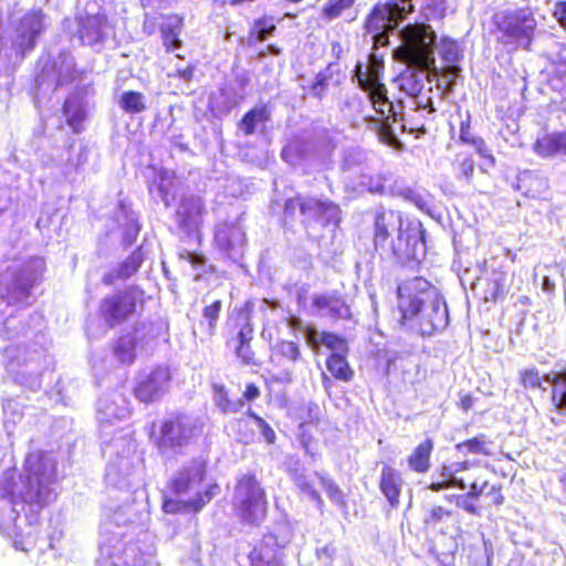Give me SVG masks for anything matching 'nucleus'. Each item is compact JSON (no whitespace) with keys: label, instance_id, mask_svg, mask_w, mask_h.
<instances>
[{"label":"nucleus","instance_id":"obj_1","mask_svg":"<svg viewBox=\"0 0 566 566\" xmlns=\"http://www.w3.org/2000/svg\"><path fill=\"white\" fill-rule=\"evenodd\" d=\"M59 475L55 458L36 450L27 454L23 472L7 479L0 489V530L9 532L15 526L20 509H42L56 499Z\"/></svg>","mask_w":566,"mask_h":566},{"label":"nucleus","instance_id":"obj_2","mask_svg":"<svg viewBox=\"0 0 566 566\" xmlns=\"http://www.w3.org/2000/svg\"><path fill=\"white\" fill-rule=\"evenodd\" d=\"M399 324L413 326L421 336L442 332L449 324L448 306L434 286L424 277L416 276L397 287Z\"/></svg>","mask_w":566,"mask_h":566},{"label":"nucleus","instance_id":"obj_3","mask_svg":"<svg viewBox=\"0 0 566 566\" xmlns=\"http://www.w3.org/2000/svg\"><path fill=\"white\" fill-rule=\"evenodd\" d=\"M373 252L382 259L417 261L426 254V231L420 221L401 227L400 216L394 210L380 208L374 213Z\"/></svg>","mask_w":566,"mask_h":566},{"label":"nucleus","instance_id":"obj_4","mask_svg":"<svg viewBox=\"0 0 566 566\" xmlns=\"http://www.w3.org/2000/svg\"><path fill=\"white\" fill-rule=\"evenodd\" d=\"M233 511L243 524L250 526H260L266 518L268 496L255 472L249 471L237 478Z\"/></svg>","mask_w":566,"mask_h":566},{"label":"nucleus","instance_id":"obj_5","mask_svg":"<svg viewBox=\"0 0 566 566\" xmlns=\"http://www.w3.org/2000/svg\"><path fill=\"white\" fill-rule=\"evenodd\" d=\"M402 43L395 52V57L420 71H430L434 66L433 48L436 33L426 24H407L401 30Z\"/></svg>","mask_w":566,"mask_h":566},{"label":"nucleus","instance_id":"obj_6","mask_svg":"<svg viewBox=\"0 0 566 566\" xmlns=\"http://www.w3.org/2000/svg\"><path fill=\"white\" fill-rule=\"evenodd\" d=\"M198 428L184 412H171L164 418L156 431L153 422L149 429V437L159 451L181 450L189 446L198 436Z\"/></svg>","mask_w":566,"mask_h":566},{"label":"nucleus","instance_id":"obj_7","mask_svg":"<svg viewBox=\"0 0 566 566\" xmlns=\"http://www.w3.org/2000/svg\"><path fill=\"white\" fill-rule=\"evenodd\" d=\"M144 303V291L136 285H130L113 295L103 297L98 315L108 327H115L143 308Z\"/></svg>","mask_w":566,"mask_h":566},{"label":"nucleus","instance_id":"obj_8","mask_svg":"<svg viewBox=\"0 0 566 566\" xmlns=\"http://www.w3.org/2000/svg\"><path fill=\"white\" fill-rule=\"evenodd\" d=\"M228 335L226 345L233 352L238 360L244 366H258L255 353L252 348L254 326L250 313L240 310L228 321Z\"/></svg>","mask_w":566,"mask_h":566},{"label":"nucleus","instance_id":"obj_9","mask_svg":"<svg viewBox=\"0 0 566 566\" xmlns=\"http://www.w3.org/2000/svg\"><path fill=\"white\" fill-rule=\"evenodd\" d=\"M495 28L499 32L497 43L513 45L514 49L521 45L528 51L534 39L536 21L532 14L523 11L507 12L495 22Z\"/></svg>","mask_w":566,"mask_h":566},{"label":"nucleus","instance_id":"obj_10","mask_svg":"<svg viewBox=\"0 0 566 566\" xmlns=\"http://www.w3.org/2000/svg\"><path fill=\"white\" fill-rule=\"evenodd\" d=\"M283 210L290 217H293L296 210H298L302 216L314 220L324 228L332 223L338 224L340 220V208L337 203L315 197L296 195L287 198L284 201Z\"/></svg>","mask_w":566,"mask_h":566},{"label":"nucleus","instance_id":"obj_11","mask_svg":"<svg viewBox=\"0 0 566 566\" xmlns=\"http://www.w3.org/2000/svg\"><path fill=\"white\" fill-rule=\"evenodd\" d=\"M101 554L107 566H148L153 556L138 541L124 542L117 536L102 544Z\"/></svg>","mask_w":566,"mask_h":566},{"label":"nucleus","instance_id":"obj_12","mask_svg":"<svg viewBox=\"0 0 566 566\" xmlns=\"http://www.w3.org/2000/svg\"><path fill=\"white\" fill-rule=\"evenodd\" d=\"M171 374L167 367L156 366L137 379L133 392L135 398L145 405L160 400L169 390Z\"/></svg>","mask_w":566,"mask_h":566},{"label":"nucleus","instance_id":"obj_13","mask_svg":"<svg viewBox=\"0 0 566 566\" xmlns=\"http://www.w3.org/2000/svg\"><path fill=\"white\" fill-rule=\"evenodd\" d=\"M44 269V262L40 258L30 260L13 277L8 287V303L27 304L30 291L40 280Z\"/></svg>","mask_w":566,"mask_h":566},{"label":"nucleus","instance_id":"obj_14","mask_svg":"<svg viewBox=\"0 0 566 566\" xmlns=\"http://www.w3.org/2000/svg\"><path fill=\"white\" fill-rule=\"evenodd\" d=\"M221 493V486L217 482L209 483L202 492H198L195 497L189 500H175L165 497L161 503V510L166 514H180L201 512L217 495Z\"/></svg>","mask_w":566,"mask_h":566},{"label":"nucleus","instance_id":"obj_15","mask_svg":"<svg viewBox=\"0 0 566 566\" xmlns=\"http://www.w3.org/2000/svg\"><path fill=\"white\" fill-rule=\"evenodd\" d=\"M43 29L44 15L41 11H30L22 18L15 40V45L22 54L33 50Z\"/></svg>","mask_w":566,"mask_h":566},{"label":"nucleus","instance_id":"obj_16","mask_svg":"<svg viewBox=\"0 0 566 566\" xmlns=\"http://www.w3.org/2000/svg\"><path fill=\"white\" fill-rule=\"evenodd\" d=\"M348 353H331L326 356L325 366L331 376L322 374V384L328 394L332 388V379L350 382L355 377V370L347 359Z\"/></svg>","mask_w":566,"mask_h":566},{"label":"nucleus","instance_id":"obj_17","mask_svg":"<svg viewBox=\"0 0 566 566\" xmlns=\"http://www.w3.org/2000/svg\"><path fill=\"white\" fill-rule=\"evenodd\" d=\"M363 91L368 94L374 109L384 119H392L394 122L400 119V115L402 114V104L401 102L395 103L388 98V91L382 82L375 84L374 86L371 85L368 88H363Z\"/></svg>","mask_w":566,"mask_h":566},{"label":"nucleus","instance_id":"obj_18","mask_svg":"<svg viewBox=\"0 0 566 566\" xmlns=\"http://www.w3.org/2000/svg\"><path fill=\"white\" fill-rule=\"evenodd\" d=\"M363 91L368 94L374 109L384 119H392L394 122L400 119V115L402 114V104L401 102L395 103L388 98V91L382 82L375 84L374 86L371 85L368 88H363Z\"/></svg>","mask_w":566,"mask_h":566},{"label":"nucleus","instance_id":"obj_19","mask_svg":"<svg viewBox=\"0 0 566 566\" xmlns=\"http://www.w3.org/2000/svg\"><path fill=\"white\" fill-rule=\"evenodd\" d=\"M513 275L509 277L507 271L503 268L493 269L484 279L481 298L485 303L503 301L509 292Z\"/></svg>","mask_w":566,"mask_h":566},{"label":"nucleus","instance_id":"obj_20","mask_svg":"<svg viewBox=\"0 0 566 566\" xmlns=\"http://www.w3.org/2000/svg\"><path fill=\"white\" fill-rule=\"evenodd\" d=\"M384 71V55L370 52L366 64L357 62L354 70V78L361 90L368 88L371 85L374 86L375 84L381 83Z\"/></svg>","mask_w":566,"mask_h":566},{"label":"nucleus","instance_id":"obj_21","mask_svg":"<svg viewBox=\"0 0 566 566\" xmlns=\"http://www.w3.org/2000/svg\"><path fill=\"white\" fill-rule=\"evenodd\" d=\"M312 307L317 312H327L328 316L334 319H346L352 315L349 305L338 291L315 294L312 297Z\"/></svg>","mask_w":566,"mask_h":566},{"label":"nucleus","instance_id":"obj_22","mask_svg":"<svg viewBox=\"0 0 566 566\" xmlns=\"http://www.w3.org/2000/svg\"><path fill=\"white\" fill-rule=\"evenodd\" d=\"M107 18L103 13L78 18L77 36L82 44L94 45L106 36Z\"/></svg>","mask_w":566,"mask_h":566},{"label":"nucleus","instance_id":"obj_23","mask_svg":"<svg viewBox=\"0 0 566 566\" xmlns=\"http://www.w3.org/2000/svg\"><path fill=\"white\" fill-rule=\"evenodd\" d=\"M401 473L394 467L385 463L381 468L378 488L391 507H398L402 492Z\"/></svg>","mask_w":566,"mask_h":566},{"label":"nucleus","instance_id":"obj_24","mask_svg":"<svg viewBox=\"0 0 566 566\" xmlns=\"http://www.w3.org/2000/svg\"><path fill=\"white\" fill-rule=\"evenodd\" d=\"M533 150L541 158L566 156V130L546 132L533 143Z\"/></svg>","mask_w":566,"mask_h":566},{"label":"nucleus","instance_id":"obj_25","mask_svg":"<svg viewBox=\"0 0 566 566\" xmlns=\"http://www.w3.org/2000/svg\"><path fill=\"white\" fill-rule=\"evenodd\" d=\"M205 212V202L200 197H185L176 211L178 226L184 229L197 227L201 223Z\"/></svg>","mask_w":566,"mask_h":566},{"label":"nucleus","instance_id":"obj_26","mask_svg":"<svg viewBox=\"0 0 566 566\" xmlns=\"http://www.w3.org/2000/svg\"><path fill=\"white\" fill-rule=\"evenodd\" d=\"M245 234L238 222L223 221L217 224L214 242L220 251L229 254L232 250L244 244Z\"/></svg>","mask_w":566,"mask_h":566},{"label":"nucleus","instance_id":"obj_27","mask_svg":"<svg viewBox=\"0 0 566 566\" xmlns=\"http://www.w3.org/2000/svg\"><path fill=\"white\" fill-rule=\"evenodd\" d=\"M221 311L222 302L220 300H216L203 307V318L200 319L192 329V334L196 339L205 343L210 340L216 335Z\"/></svg>","mask_w":566,"mask_h":566},{"label":"nucleus","instance_id":"obj_28","mask_svg":"<svg viewBox=\"0 0 566 566\" xmlns=\"http://www.w3.org/2000/svg\"><path fill=\"white\" fill-rule=\"evenodd\" d=\"M163 19L165 22L159 27L163 45L166 52L171 53L182 46L180 33L185 25V19L178 13L165 14Z\"/></svg>","mask_w":566,"mask_h":566},{"label":"nucleus","instance_id":"obj_29","mask_svg":"<svg viewBox=\"0 0 566 566\" xmlns=\"http://www.w3.org/2000/svg\"><path fill=\"white\" fill-rule=\"evenodd\" d=\"M339 70H337L336 63H328L324 69L319 70L312 83L308 85V93L322 101L331 86L339 87L342 81L339 78Z\"/></svg>","mask_w":566,"mask_h":566},{"label":"nucleus","instance_id":"obj_30","mask_svg":"<svg viewBox=\"0 0 566 566\" xmlns=\"http://www.w3.org/2000/svg\"><path fill=\"white\" fill-rule=\"evenodd\" d=\"M251 566H282V554L276 543L261 541L249 554Z\"/></svg>","mask_w":566,"mask_h":566},{"label":"nucleus","instance_id":"obj_31","mask_svg":"<svg viewBox=\"0 0 566 566\" xmlns=\"http://www.w3.org/2000/svg\"><path fill=\"white\" fill-rule=\"evenodd\" d=\"M489 486L488 481H483L479 484L476 481H473L469 484V491L464 494H451L447 496L449 502H454L458 507H461L463 511L471 515H480L481 509L478 504L474 503V500H478L483 495L484 490Z\"/></svg>","mask_w":566,"mask_h":566},{"label":"nucleus","instance_id":"obj_32","mask_svg":"<svg viewBox=\"0 0 566 566\" xmlns=\"http://www.w3.org/2000/svg\"><path fill=\"white\" fill-rule=\"evenodd\" d=\"M434 442L431 438L421 441L407 457V463L412 472L418 474L427 473L431 468V455Z\"/></svg>","mask_w":566,"mask_h":566},{"label":"nucleus","instance_id":"obj_33","mask_svg":"<svg viewBox=\"0 0 566 566\" xmlns=\"http://www.w3.org/2000/svg\"><path fill=\"white\" fill-rule=\"evenodd\" d=\"M468 484L461 478H457L451 464H441L431 474V482L427 489L433 492L458 488L465 489Z\"/></svg>","mask_w":566,"mask_h":566},{"label":"nucleus","instance_id":"obj_34","mask_svg":"<svg viewBox=\"0 0 566 566\" xmlns=\"http://www.w3.org/2000/svg\"><path fill=\"white\" fill-rule=\"evenodd\" d=\"M459 452L464 454L482 455L485 458L495 457V443L485 433H479L468 438L455 446Z\"/></svg>","mask_w":566,"mask_h":566},{"label":"nucleus","instance_id":"obj_35","mask_svg":"<svg viewBox=\"0 0 566 566\" xmlns=\"http://www.w3.org/2000/svg\"><path fill=\"white\" fill-rule=\"evenodd\" d=\"M459 138L462 144L472 146L475 151L485 160L490 166H494L495 158L489 150L485 140L480 136H474L471 133V117L467 116L464 120L460 123Z\"/></svg>","mask_w":566,"mask_h":566},{"label":"nucleus","instance_id":"obj_36","mask_svg":"<svg viewBox=\"0 0 566 566\" xmlns=\"http://www.w3.org/2000/svg\"><path fill=\"white\" fill-rule=\"evenodd\" d=\"M388 14L389 11L386 6H382V3L375 4L364 21L365 33L394 31Z\"/></svg>","mask_w":566,"mask_h":566},{"label":"nucleus","instance_id":"obj_37","mask_svg":"<svg viewBox=\"0 0 566 566\" xmlns=\"http://www.w3.org/2000/svg\"><path fill=\"white\" fill-rule=\"evenodd\" d=\"M440 57L443 62V71L453 77L458 75V63L462 57L460 46L457 41L443 38L440 43Z\"/></svg>","mask_w":566,"mask_h":566},{"label":"nucleus","instance_id":"obj_38","mask_svg":"<svg viewBox=\"0 0 566 566\" xmlns=\"http://www.w3.org/2000/svg\"><path fill=\"white\" fill-rule=\"evenodd\" d=\"M205 468H199L195 472L191 469H184L179 475L168 482V489L175 495L186 494L191 490L195 479L200 483L205 480Z\"/></svg>","mask_w":566,"mask_h":566},{"label":"nucleus","instance_id":"obj_39","mask_svg":"<svg viewBox=\"0 0 566 566\" xmlns=\"http://www.w3.org/2000/svg\"><path fill=\"white\" fill-rule=\"evenodd\" d=\"M546 381L552 385L549 399L556 410L566 411V369L548 374Z\"/></svg>","mask_w":566,"mask_h":566},{"label":"nucleus","instance_id":"obj_40","mask_svg":"<svg viewBox=\"0 0 566 566\" xmlns=\"http://www.w3.org/2000/svg\"><path fill=\"white\" fill-rule=\"evenodd\" d=\"M271 119V112L266 105H258L245 112L238 122L239 129L245 135L254 134L258 123H265Z\"/></svg>","mask_w":566,"mask_h":566},{"label":"nucleus","instance_id":"obj_41","mask_svg":"<svg viewBox=\"0 0 566 566\" xmlns=\"http://www.w3.org/2000/svg\"><path fill=\"white\" fill-rule=\"evenodd\" d=\"M423 72L415 66L407 65V69L397 77L400 90L410 96L417 97L423 88Z\"/></svg>","mask_w":566,"mask_h":566},{"label":"nucleus","instance_id":"obj_42","mask_svg":"<svg viewBox=\"0 0 566 566\" xmlns=\"http://www.w3.org/2000/svg\"><path fill=\"white\" fill-rule=\"evenodd\" d=\"M272 357L279 363L297 364L302 361L303 355L298 343L294 340L281 339L279 340L273 349Z\"/></svg>","mask_w":566,"mask_h":566},{"label":"nucleus","instance_id":"obj_43","mask_svg":"<svg viewBox=\"0 0 566 566\" xmlns=\"http://www.w3.org/2000/svg\"><path fill=\"white\" fill-rule=\"evenodd\" d=\"M137 338L133 335H122L113 346V354L120 364L132 365L136 360Z\"/></svg>","mask_w":566,"mask_h":566},{"label":"nucleus","instance_id":"obj_44","mask_svg":"<svg viewBox=\"0 0 566 566\" xmlns=\"http://www.w3.org/2000/svg\"><path fill=\"white\" fill-rule=\"evenodd\" d=\"M276 30V24L271 15L255 19L248 32L249 43H259L268 40Z\"/></svg>","mask_w":566,"mask_h":566},{"label":"nucleus","instance_id":"obj_45","mask_svg":"<svg viewBox=\"0 0 566 566\" xmlns=\"http://www.w3.org/2000/svg\"><path fill=\"white\" fill-rule=\"evenodd\" d=\"M521 182L525 188L526 195L532 198H539L549 189L548 178L531 170L523 172Z\"/></svg>","mask_w":566,"mask_h":566},{"label":"nucleus","instance_id":"obj_46","mask_svg":"<svg viewBox=\"0 0 566 566\" xmlns=\"http://www.w3.org/2000/svg\"><path fill=\"white\" fill-rule=\"evenodd\" d=\"M547 82L557 92L566 87V54L558 53L552 61L551 70L547 75Z\"/></svg>","mask_w":566,"mask_h":566},{"label":"nucleus","instance_id":"obj_47","mask_svg":"<svg viewBox=\"0 0 566 566\" xmlns=\"http://www.w3.org/2000/svg\"><path fill=\"white\" fill-rule=\"evenodd\" d=\"M216 406L223 413H237L241 411V402L231 400L229 390L223 384H212L211 386Z\"/></svg>","mask_w":566,"mask_h":566},{"label":"nucleus","instance_id":"obj_48","mask_svg":"<svg viewBox=\"0 0 566 566\" xmlns=\"http://www.w3.org/2000/svg\"><path fill=\"white\" fill-rule=\"evenodd\" d=\"M119 106L127 114H138L144 112L147 106L145 96L138 91H126L119 97Z\"/></svg>","mask_w":566,"mask_h":566},{"label":"nucleus","instance_id":"obj_49","mask_svg":"<svg viewBox=\"0 0 566 566\" xmlns=\"http://www.w3.org/2000/svg\"><path fill=\"white\" fill-rule=\"evenodd\" d=\"M453 517L451 510L444 509L441 505L432 506L423 517V525L426 528L440 530Z\"/></svg>","mask_w":566,"mask_h":566},{"label":"nucleus","instance_id":"obj_50","mask_svg":"<svg viewBox=\"0 0 566 566\" xmlns=\"http://www.w3.org/2000/svg\"><path fill=\"white\" fill-rule=\"evenodd\" d=\"M143 262L144 253L142 247H138L118 264L117 270L122 274V277L128 279L139 270Z\"/></svg>","mask_w":566,"mask_h":566},{"label":"nucleus","instance_id":"obj_51","mask_svg":"<svg viewBox=\"0 0 566 566\" xmlns=\"http://www.w3.org/2000/svg\"><path fill=\"white\" fill-rule=\"evenodd\" d=\"M518 376L524 389H543V381L548 375H542L536 367H528L520 370Z\"/></svg>","mask_w":566,"mask_h":566},{"label":"nucleus","instance_id":"obj_52","mask_svg":"<svg viewBox=\"0 0 566 566\" xmlns=\"http://www.w3.org/2000/svg\"><path fill=\"white\" fill-rule=\"evenodd\" d=\"M354 4L355 0H328L322 8L321 14L326 20H334L350 10Z\"/></svg>","mask_w":566,"mask_h":566},{"label":"nucleus","instance_id":"obj_53","mask_svg":"<svg viewBox=\"0 0 566 566\" xmlns=\"http://www.w3.org/2000/svg\"><path fill=\"white\" fill-rule=\"evenodd\" d=\"M322 344L332 353H349L347 339L329 331H323L319 334Z\"/></svg>","mask_w":566,"mask_h":566},{"label":"nucleus","instance_id":"obj_54","mask_svg":"<svg viewBox=\"0 0 566 566\" xmlns=\"http://www.w3.org/2000/svg\"><path fill=\"white\" fill-rule=\"evenodd\" d=\"M324 489L328 497L344 512H347L348 503L346 494L334 481L323 479Z\"/></svg>","mask_w":566,"mask_h":566},{"label":"nucleus","instance_id":"obj_55","mask_svg":"<svg viewBox=\"0 0 566 566\" xmlns=\"http://www.w3.org/2000/svg\"><path fill=\"white\" fill-rule=\"evenodd\" d=\"M235 434H237L238 441L243 444L252 443L255 438V431H254L251 422L244 417L237 419Z\"/></svg>","mask_w":566,"mask_h":566},{"label":"nucleus","instance_id":"obj_56","mask_svg":"<svg viewBox=\"0 0 566 566\" xmlns=\"http://www.w3.org/2000/svg\"><path fill=\"white\" fill-rule=\"evenodd\" d=\"M6 353L7 356L10 358L8 367L11 369V371H14L15 366H28L33 360L32 356L27 357V350L24 348L9 347L7 348Z\"/></svg>","mask_w":566,"mask_h":566},{"label":"nucleus","instance_id":"obj_57","mask_svg":"<svg viewBox=\"0 0 566 566\" xmlns=\"http://www.w3.org/2000/svg\"><path fill=\"white\" fill-rule=\"evenodd\" d=\"M245 415L247 417L254 420L261 433L263 434L266 443L273 444L276 440V434L273 428L262 417H260L258 413L253 412L250 409L247 411Z\"/></svg>","mask_w":566,"mask_h":566},{"label":"nucleus","instance_id":"obj_58","mask_svg":"<svg viewBox=\"0 0 566 566\" xmlns=\"http://www.w3.org/2000/svg\"><path fill=\"white\" fill-rule=\"evenodd\" d=\"M382 6H386L388 8V18H390V24L392 27V30L397 28L398 23L401 20L406 19L408 12L411 10V7L409 9H406L405 6H400L397 1H388L386 3H382Z\"/></svg>","mask_w":566,"mask_h":566},{"label":"nucleus","instance_id":"obj_59","mask_svg":"<svg viewBox=\"0 0 566 566\" xmlns=\"http://www.w3.org/2000/svg\"><path fill=\"white\" fill-rule=\"evenodd\" d=\"M296 485L302 493L307 494L317 505L318 509L323 510L324 501L317 490L314 488L313 483L305 479H298L296 481Z\"/></svg>","mask_w":566,"mask_h":566},{"label":"nucleus","instance_id":"obj_60","mask_svg":"<svg viewBox=\"0 0 566 566\" xmlns=\"http://www.w3.org/2000/svg\"><path fill=\"white\" fill-rule=\"evenodd\" d=\"M261 397V389L255 382H248L241 394V397L238 399V402H241V409L245 403L252 402Z\"/></svg>","mask_w":566,"mask_h":566},{"label":"nucleus","instance_id":"obj_61","mask_svg":"<svg viewBox=\"0 0 566 566\" xmlns=\"http://www.w3.org/2000/svg\"><path fill=\"white\" fill-rule=\"evenodd\" d=\"M474 170L475 163L471 156H465L459 163V177L464 179L469 184L472 182Z\"/></svg>","mask_w":566,"mask_h":566},{"label":"nucleus","instance_id":"obj_62","mask_svg":"<svg viewBox=\"0 0 566 566\" xmlns=\"http://www.w3.org/2000/svg\"><path fill=\"white\" fill-rule=\"evenodd\" d=\"M483 494L491 499V504L494 506H501L505 502L503 486L500 483L492 484L490 488L486 486Z\"/></svg>","mask_w":566,"mask_h":566},{"label":"nucleus","instance_id":"obj_63","mask_svg":"<svg viewBox=\"0 0 566 566\" xmlns=\"http://www.w3.org/2000/svg\"><path fill=\"white\" fill-rule=\"evenodd\" d=\"M553 17L562 28L566 29V0L557 1L554 4Z\"/></svg>","mask_w":566,"mask_h":566},{"label":"nucleus","instance_id":"obj_64","mask_svg":"<svg viewBox=\"0 0 566 566\" xmlns=\"http://www.w3.org/2000/svg\"><path fill=\"white\" fill-rule=\"evenodd\" d=\"M389 32H379V33H368L371 35L374 44L373 49L377 50L378 48L386 46L389 43Z\"/></svg>","mask_w":566,"mask_h":566}]
</instances>
